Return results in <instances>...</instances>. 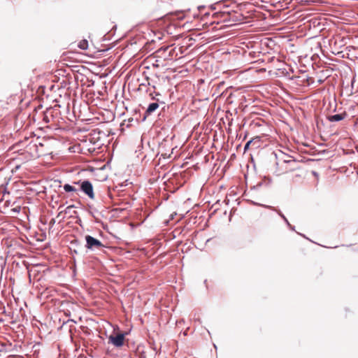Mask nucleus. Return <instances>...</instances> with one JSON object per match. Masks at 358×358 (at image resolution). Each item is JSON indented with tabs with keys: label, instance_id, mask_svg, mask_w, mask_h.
Masks as SVG:
<instances>
[{
	"label": "nucleus",
	"instance_id": "1",
	"mask_svg": "<svg viewBox=\"0 0 358 358\" xmlns=\"http://www.w3.org/2000/svg\"><path fill=\"white\" fill-rule=\"evenodd\" d=\"M67 216V206L60 205L58 208V213L57 216L51 219L50 222V228L52 229L55 225L56 227L53 230L62 231L66 225L67 222L66 217Z\"/></svg>",
	"mask_w": 358,
	"mask_h": 358
},
{
	"label": "nucleus",
	"instance_id": "2",
	"mask_svg": "<svg viewBox=\"0 0 358 358\" xmlns=\"http://www.w3.org/2000/svg\"><path fill=\"white\" fill-rule=\"evenodd\" d=\"M126 334H118L116 336L110 335L108 337V342L116 348H120L124 345V341Z\"/></svg>",
	"mask_w": 358,
	"mask_h": 358
},
{
	"label": "nucleus",
	"instance_id": "3",
	"mask_svg": "<svg viewBox=\"0 0 358 358\" xmlns=\"http://www.w3.org/2000/svg\"><path fill=\"white\" fill-rule=\"evenodd\" d=\"M85 240H86V247L89 249H91V250L99 249L103 246L102 243L99 240H98L90 235H87L85 236Z\"/></svg>",
	"mask_w": 358,
	"mask_h": 358
},
{
	"label": "nucleus",
	"instance_id": "4",
	"mask_svg": "<svg viewBox=\"0 0 358 358\" xmlns=\"http://www.w3.org/2000/svg\"><path fill=\"white\" fill-rule=\"evenodd\" d=\"M81 106L80 105H77L76 103H73V109H72V113H73V116L74 117V120L71 119L70 117H69V124L71 125L70 123H72V122H75L76 121H78V120H81V121H83L85 119L84 118H82L81 116H82V111H81V108H80Z\"/></svg>",
	"mask_w": 358,
	"mask_h": 358
},
{
	"label": "nucleus",
	"instance_id": "5",
	"mask_svg": "<svg viewBox=\"0 0 358 358\" xmlns=\"http://www.w3.org/2000/svg\"><path fill=\"white\" fill-rule=\"evenodd\" d=\"M80 189L90 199H94V192H93V186H92V184L90 181H88V180L83 181L80 185Z\"/></svg>",
	"mask_w": 358,
	"mask_h": 358
},
{
	"label": "nucleus",
	"instance_id": "6",
	"mask_svg": "<svg viewBox=\"0 0 358 358\" xmlns=\"http://www.w3.org/2000/svg\"><path fill=\"white\" fill-rule=\"evenodd\" d=\"M173 51V49H170L169 46H165V47H162V48H159L157 51V53L159 56L163 55L164 59H167L171 56Z\"/></svg>",
	"mask_w": 358,
	"mask_h": 358
},
{
	"label": "nucleus",
	"instance_id": "7",
	"mask_svg": "<svg viewBox=\"0 0 358 358\" xmlns=\"http://www.w3.org/2000/svg\"><path fill=\"white\" fill-rule=\"evenodd\" d=\"M85 131V130H83L80 128H70V124H69V141H70V136L73 135L76 136V138L80 140V137H83V136L80 135L81 133ZM83 137H85L83 136ZM80 141H83V139H80Z\"/></svg>",
	"mask_w": 358,
	"mask_h": 358
},
{
	"label": "nucleus",
	"instance_id": "8",
	"mask_svg": "<svg viewBox=\"0 0 358 358\" xmlns=\"http://www.w3.org/2000/svg\"><path fill=\"white\" fill-rule=\"evenodd\" d=\"M76 66H69V85L71 84V80H74L76 81L78 79V76L76 74V70L75 69L77 68Z\"/></svg>",
	"mask_w": 358,
	"mask_h": 358
},
{
	"label": "nucleus",
	"instance_id": "9",
	"mask_svg": "<svg viewBox=\"0 0 358 358\" xmlns=\"http://www.w3.org/2000/svg\"><path fill=\"white\" fill-rule=\"evenodd\" d=\"M347 114L345 113L329 115L327 118L329 122H339L345 118Z\"/></svg>",
	"mask_w": 358,
	"mask_h": 358
},
{
	"label": "nucleus",
	"instance_id": "10",
	"mask_svg": "<svg viewBox=\"0 0 358 358\" xmlns=\"http://www.w3.org/2000/svg\"><path fill=\"white\" fill-rule=\"evenodd\" d=\"M159 108V103L157 102L151 103L148 105V108L145 111L146 115H149L155 112Z\"/></svg>",
	"mask_w": 358,
	"mask_h": 358
},
{
	"label": "nucleus",
	"instance_id": "11",
	"mask_svg": "<svg viewBox=\"0 0 358 358\" xmlns=\"http://www.w3.org/2000/svg\"><path fill=\"white\" fill-rule=\"evenodd\" d=\"M82 149L79 143H75L73 145L69 146V152L80 153Z\"/></svg>",
	"mask_w": 358,
	"mask_h": 358
},
{
	"label": "nucleus",
	"instance_id": "12",
	"mask_svg": "<svg viewBox=\"0 0 358 358\" xmlns=\"http://www.w3.org/2000/svg\"><path fill=\"white\" fill-rule=\"evenodd\" d=\"M76 45L79 49L82 50H85L89 47V43L87 40L83 39Z\"/></svg>",
	"mask_w": 358,
	"mask_h": 358
},
{
	"label": "nucleus",
	"instance_id": "13",
	"mask_svg": "<svg viewBox=\"0 0 358 358\" xmlns=\"http://www.w3.org/2000/svg\"><path fill=\"white\" fill-rule=\"evenodd\" d=\"M88 141L90 142V143H93V144L96 145L98 148H99L101 145H102V143L100 141H94V138L92 137V136H90L88 138Z\"/></svg>",
	"mask_w": 358,
	"mask_h": 358
},
{
	"label": "nucleus",
	"instance_id": "14",
	"mask_svg": "<svg viewBox=\"0 0 358 358\" xmlns=\"http://www.w3.org/2000/svg\"><path fill=\"white\" fill-rule=\"evenodd\" d=\"M58 348H59V358H66L65 353H62V350L60 349V345H58Z\"/></svg>",
	"mask_w": 358,
	"mask_h": 358
},
{
	"label": "nucleus",
	"instance_id": "15",
	"mask_svg": "<svg viewBox=\"0 0 358 358\" xmlns=\"http://www.w3.org/2000/svg\"><path fill=\"white\" fill-rule=\"evenodd\" d=\"M76 46V44L75 43H71V44L69 45V53H70L71 52V50L73 49Z\"/></svg>",
	"mask_w": 358,
	"mask_h": 358
},
{
	"label": "nucleus",
	"instance_id": "16",
	"mask_svg": "<svg viewBox=\"0 0 358 358\" xmlns=\"http://www.w3.org/2000/svg\"><path fill=\"white\" fill-rule=\"evenodd\" d=\"M252 143V141H249L246 143V144L244 146V150H246L249 148V146L250 145V143Z\"/></svg>",
	"mask_w": 358,
	"mask_h": 358
},
{
	"label": "nucleus",
	"instance_id": "17",
	"mask_svg": "<svg viewBox=\"0 0 358 358\" xmlns=\"http://www.w3.org/2000/svg\"><path fill=\"white\" fill-rule=\"evenodd\" d=\"M76 189L74 187L69 185V192H76Z\"/></svg>",
	"mask_w": 358,
	"mask_h": 358
},
{
	"label": "nucleus",
	"instance_id": "18",
	"mask_svg": "<svg viewBox=\"0 0 358 358\" xmlns=\"http://www.w3.org/2000/svg\"><path fill=\"white\" fill-rule=\"evenodd\" d=\"M12 210H13V212H15V213H20V207H16V208H15L12 209Z\"/></svg>",
	"mask_w": 358,
	"mask_h": 358
},
{
	"label": "nucleus",
	"instance_id": "19",
	"mask_svg": "<svg viewBox=\"0 0 358 358\" xmlns=\"http://www.w3.org/2000/svg\"><path fill=\"white\" fill-rule=\"evenodd\" d=\"M282 219L285 221V222L287 224V226H290V223L289 222V221L287 220V219L286 218L285 216H284V217H282Z\"/></svg>",
	"mask_w": 358,
	"mask_h": 358
},
{
	"label": "nucleus",
	"instance_id": "20",
	"mask_svg": "<svg viewBox=\"0 0 358 358\" xmlns=\"http://www.w3.org/2000/svg\"><path fill=\"white\" fill-rule=\"evenodd\" d=\"M275 210L278 213V215H279L282 218V217H284V216H285V215H283L280 211L277 210Z\"/></svg>",
	"mask_w": 358,
	"mask_h": 358
},
{
	"label": "nucleus",
	"instance_id": "21",
	"mask_svg": "<svg viewBox=\"0 0 358 358\" xmlns=\"http://www.w3.org/2000/svg\"><path fill=\"white\" fill-rule=\"evenodd\" d=\"M285 163H295V160L292 159V160H285L284 161Z\"/></svg>",
	"mask_w": 358,
	"mask_h": 358
},
{
	"label": "nucleus",
	"instance_id": "22",
	"mask_svg": "<svg viewBox=\"0 0 358 358\" xmlns=\"http://www.w3.org/2000/svg\"><path fill=\"white\" fill-rule=\"evenodd\" d=\"M67 188H68V186H67V183L64 184L63 185V189L65 192H67Z\"/></svg>",
	"mask_w": 358,
	"mask_h": 358
},
{
	"label": "nucleus",
	"instance_id": "23",
	"mask_svg": "<svg viewBox=\"0 0 358 358\" xmlns=\"http://www.w3.org/2000/svg\"><path fill=\"white\" fill-rule=\"evenodd\" d=\"M288 227H289V228L291 230H292V231H294V230H295V227H294V226H292V225L290 224V226H288Z\"/></svg>",
	"mask_w": 358,
	"mask_h": 358
},
{
	"label": "nucleus",
	"instance_id": "24",
	"mask_svg": "<svg viewBox=\"0 0 358 358\" xmlns=\"http://www.w3.org/2000/svg\"><path fill=\"white\" fill-rule=\"evenodd\" d=\"M204 8L203 6H198V9L200 10L201 8Z\"/></svg>",
	"mask_w": 358,
	"mask_h": 358
},
{
	"label": "nucleus",
	"instance_id": "25",
	"mask_svg": "<svg viewBox=\"0 0 358 358\" xmlns=\"http://www.w3.org/2000/svg\"><path fill=\"white\" fill-rule=\"evenodd\" d=\"M73 277H74V276H75V275H76V271H75V269H74V268H73Z\"/></svg>",
	"mask_w": 358,
	"mask_h": 358
},
{
	"label": "nucleus",
	"instance_id": "26",
	"mask_svg": "<svg viewBox=\"0 0 358 358\" xmlns=\"http://www.w3.org/2000/svg\"><path fill=\"white\" fill-rule=\"evenodd\" d=\"M76 240H72V241H71V244H73V243H74V242H76Z\"/></svg>",
	"mask_w": 358,
	"mask_h": 358
},
{
	"label": "nucleus",
	"instance_id": "27",
	"mask_svg": "<svg viewBox=\"0 0 358 358\" xmlns=\"http://www.w3.org/2000/svg\"><path fill=\"white\" fill-rule=\"evenodd\" d=\"M73 206L69 205L68 208L69 209V208H73Z\"/></svg>",
	"mask_w": 358,
	"mask_h": 358
},
{
	"label": "nucleus",
	"instance_id": "28",
	"mask_svg": "<svg viewBox=\"0 0 358 358\" xmlns=\"http://www.w3.org/2000/svg\"><path fill=\"white\" fill-rule=\"evenodd\" d=\"M66 324V322L64 320H63L62 322V325L65 324Z\"/></svg>",
	"mask_w": 358,
	"mask_h": 358
}]
</instances>
